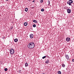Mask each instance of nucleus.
Here are the masks:
<instances>
[{"instance_id":"f257e3e1","label":"nucleus","mask_w":74,"mask_h":74,"mask_svg":"<svg viewBox=\"0 0 74 74\" xmlns=\"http://www.w3.org/2000/svg\"><path fill=\"white\" fill-rule=\"evenodd\" d=\"M34 44L33 42H31L30 43H29L28 45V47L30 49H32L34 47Z\"/></svg>"},{"instance_id":"f03ea898","label":"nucleus","mask_w":74,"mask_h":74,"mask_svg":"<svg viewBox=\"0 0 74 74\" xmlns=\"http://www.w3.org/2000/svg\"><path fill=\"white\" fill-rule=\"evenodd\" d=\"M69 2H67V4H69V5H71V4L73 3V1L72 0H70Z\"/></svg>"},{"instance_id":"7ed1b4c3","label":"nucleus","mask_w":74,"mask_h":74,"mask_svg":"<svg viewBox=\"0 0 74 74\" xmlns=\"http://www.w3.org/2000/svg\"><path fill=\"white\" fill-rule=\"evenodd\" d=\"M14 52H15L14 49H11L10 50V53L12 55H13L14 53Z\"/></svg>"},{"instance_id":"20e7f679","label":"nucleus","mask_w":74,"mask_h":74,"mask_svg":"<svg viewBox=\"0 0 74 74\" xmlns=\"http://www.w3.org/2000/svg\"><path fill=\"white\" fill-rule=\"evenodd\" d=\"M67 12H68V14H70V13H71V10L70 9H68L67 10Z\"/></svg>"},{"instance_id":"39448f33","label":"nucleus","mask_w":74,"mask_h":74,"mask_svg":"<svg viewBox=\"0 0 74 74\" xmlns=\"http://www.w3.org/2000/svg\"><path fill=\"white\" fill-rule=\"evenodd\" d=\"M66 40L67 41V42H69V41H70V38H67L66 39Z\"/></svg>"},{"instance_id":"423d86ee","label":"nucleus","mask_w":74,"mask_h":74,"mask_svg":"<svg viewBox=\"0 0 74 74\" xmlns=\"http://www.w3.org/2000/svg\"><path fill=\"white\" fill-rule=\"evenodd\" d=\"M29 36L31 38H33V36H34L33 35V34H31Z\"/></svg>"},{"instance_id":"0eeeda50","label":"nucleus","mask_w":74,"mask_h":74,"mask_svg":"<svg viewBox=\"0 0 74 74\" xmlns=\"http://www.w3.org/2000/svg\"><path fill=\"white\" fill-rule=\"evenodd\" d=\"M65 56L68 60L69 59V56L68 55H66Z\"/></svg>"},{"instance_id":"6e6552de","label":"nucleus","mask_w":74,"mask_h":74,"mask_svg":"<svg viewBox=\"0 0 74 74\" xmlns=\"http://www.w3.org/2000/svg\"><path fill=\"white\" fill-rule=\"evenodd\" d=\"M49 60H47L46 61L45 63L46 64H48V63H49Z\"/></svg>"},{"instance_id":"1a4fd4ad","label":"nucleus","mask_w":74,"mask_h":74,"mask_svg":"<svg viewBox=\"0 0 74 74\" xmlns=\"http://www.w3.org/2000/svg\"><path fill=\"white\" fill-rule=\"evenodd\" d=\"M27 25V23L25 22L24 24V25L25 26H26V25Z\"/></svg>"},{"instance_id":"9d476101","label":"nucleus","mask_w":74,"mask_h":74,"mask_svg":"<svg viewBox=\"0 0 74 74\" xmlns=\"http://www.w3.org/2000/svg\"><path fill=\"white\" fill-rule=\"evenodd\" d=\"M33 22H35V23H37V21L35 20H33Z\"/></svg>"},{"instance_id":"9b49d317","label":"nucleus","mask_w":74,"mask_h":74,"mask_svg":"<svg viewBox=\"0 0 74 74\" xmlns=\"http://www.w3.org/2000/svg\"><path fill=\"white\" fill-rule=\"evenodd\" d=\"M25 10L26 12H27V11L28 10V8H25Z\"/></svg>"},{"instance_id":"f8f14e48","label":"nucleus","mask_w":74,"mask_h":74,"mask_svg":"<svg viewBox=\"0 0 74 74\" xmlns=\"http://www.w3.org/2000/svg\"><path fill=\"white\" fill-rule=\"evenodd\" d=\"M25 66L27 67V66H28V63H26L25 64Z\"/></svg>"},{"instance_id":"ddd939ff","label":"nucleus","mask_w":74,"mask_h":74,"mask_svg":"<svg viewBox=\"0 0 74 74\" xmlns=\"http://www.w3.org/2000/svg\"><path fill=\"white\" fill-rule=\"evenodd\" d=\"M18 40L17 39H15L14 40V41H15V42H17V41H18Z\"/></svg>"},{"instance_id":"4468645a","label":"nucleus","mask_w":74,"mask_h":74,"mask_svg":"<svg viewBox=\"0 0 74 74\" xmlns=\"http://www.w3.org/2000/svg\"><path fill=\"white\" fill-rule=\"evenodd\" d=\"M48 3L49 4H48V5H50V1H48Z\"/></svg>"},{"instance_id":"2eb2a0df","label":"nucleus","mask_w":74,"mask_h":74,"mask_svg":"<svg viewBox=\"0 0 74 74\" xmlns=\"http://www.w3.org/2000/svg\"><path fill=\"white\" fill-rule=\"evenodd\" d=\"M62 66L63 67H65V65L64 64H62Z\"/></svg>"},{"instance_id":"dca6fc26","label":"nucleus","mask_w":74,"mask_h":74,"mask_svg":"<svg viewBox=\"0 0 74 74\" xmlns=\"http://www.w3.org/2000/svg\"><path fill=\"white\" fill-rule=\"evenodd\" d=\"M33 26V27H36V25L35 24H34Z\"/></svg>"},{"instance_id":"f3484780","label":"nucleus","mask_w":74,"mask_h":74,"mask_svg":"<svg viewBox=\"0 0 74 74\" xmlns=\"http://www.w3.org/2000/svg\"><path fill=\"white\" fill-rule=\"evenodd\" d=\"M58 74H61V72H60V71H59L58 72Z\"/></svg>"},{"instance_id":"a211bd4d","label":"nucleus","mask_w":74,"mask_h":74,"mask_svg":"<svg viewBox=\"0 0 74 74\" xmlns=\"http://www.w3.org/2000/svg\"><path fill=\"white\" fill-rule=\"evenodd\" d=\"M41 11L43 12V11H44V9H41Z\"/></svg>"},{"instance_id":"6ab92c4d","label":"nucleus","mask_w":74,"mask_h":74,"mask_svg":"<svg viewBox=\"0 0 74 74\" xmlns=\"http://www.w3.org/2000/svg\"><path fill=\"white\" fill-rule=\"evenodd\" d=\"M40 3H43V0H41L40 1Z\"/></svg>"},{"instance_id":"aec40b11","label":"nucleus","mask_w":74,"mask_h":74,"mask_svg":"<svg viewBox=\"0 0 74 74\" xmlns=\"http://www.w3.org/2000/svg\"><path fill=\"white\" fill-rule=\"evenodd\" d=\"M46 56H44V57H42V59H45V58H46Z\"/></svg>"},{"instance_id":"412c9836","label":"nucleus","mask_w":74,"mask_h":74,"mask_svg":"<svg viewBox=\"0 0 74 74\" xmlns=\"http://www.w3.org/2000/svg\"><path fill=\"white\" fill-rule=\"evenodd\" d=\"M5 71H7V70H8V69H7V68H5Z\"/></svg>"},{"instance_id":"4be33fe9","label":"nucleus","mask_w":74,"mask_h":74,"mask_svg":"<svg viewBox=\"0 0 74 74\" xmlns=\"http://www.w3.org/2000/svg\"><path fill=\"white\" fill-rule=\"evenodd\" d=\"M22 72V71L21 70H19L18 71V73H21Z\"/></svg>"},{"instance_id":"5701e85b","label":"nucleus","mask_w":74,"mask_h":74,"mask_svg":"<svg viewBox=\"0 0 74 74\" xmlns=\"http://www.w3.org/2000/svg\"><path fill=\"white\" fill-rule=\"evenodd\" d=\"M72 61V62H74V59H73Z\"/></svg>"},{"instance_id":"b1692460","label":"nucleus","mask_w":74,"mask_h":74,"mask_svg":"<svg viewBox=\"0 0 74 74\" xmlns=\"http://www.w3.org/2000/svg\"><path fill=\"white\" fill-rule=\"evenodd\" d=\"M35 1H34V0L32 2H34Z\"/></svg>"},{"instance_id":"393cba45","label":"nucleus","mask_w":74,"mask_h":74,"mask_svg":"<svg viewBox=\"0 0 74 74\" xmlns=\"http://www.w3.org/2000/svg\"><path fill=\"white\" fill-rule=\"evenodd\" d=\"M6 1H8V0H6Z\"/></svg>"},{"instance_id":"a878e982","label":"nucleus","mask_w":74,"mask_h":74,"mask_svg":"<svg viewBox=\"0 0 74 74\" xmlns=\"http://www.w3.org/2000/svg\"><path fill=\"white\" fill-rule=\"evenodd\" d=\"M32 8H34V7H32Z\"/></svg>"},{"instance_id":"bb28decb","label":"nucleus","mask_w":74,"mask_h":74,"mask_svg":"<svg viewBox=\"0 0 74 74\" xmlns=\"http://www.w3.org/2000/svg\"><path fill=\"white\" fill-rule=\"evenodd\" d=\"M3 38H4V37Z\"/></svg>"}]
</instances>
